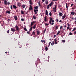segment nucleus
<instances>
[{
    "mask_svg": "<svg viewBox=\"0 0 76 76\" xmlns=\"http://www.w3.org/2000/svg\"><path fill=\"white\" fill-rule=\"evenodd\" d=\"M45 49L46 50V51H47V50H48V48L46 46Z\"/></svg>",
    "mask_w": 76,
    "mask_h": 76,
    "instance_id": "412c9836",
    "label": "nucleus"
},
{
    "mask_svg": "<svg viewBox=\"0 0 76 76\" xmlns=\"http://www.w3.org/2000/svg\"><path fill=\"white\" fill-rule=\"evenodd\" d=\"M54 10V12H56V11L57 10V9H55Z\"/></svg>",
    "mask_w": 76,
    "mask_h": 76,
    "instance_id": "09e8293b",
    "label": "nucleus"
},
{
    "mask_svg": "<svg viewBox=\"0 0 76 76\" xmlns=\"http://www.w3.org/2000/svg\"><path fill=\"white\" fill-rule=\"evenodd\" d=\"M56 37V35H54V38H55V37Z\"/></svg>",
    "mask_w": 76,
    "mask_h": 76,
    "instance_id": "338daca9",
    "label": "nucleus"
},
{
    "mask_svg": "<svg viewBox=\"0 0 76 76\" xmlns=\"http://www.w3.org/2000/svg\"><path fill=\"white\" fill-rule=\"evenodd\" d=\"M76 6H74V9H76Z\"/></svg>",
    "mask_w": 76,
    "mask_h": 76,
    "instance_id": "052dcab7",
    "label": "nucleus"
},
{
    "mask_svg": "<svg viewBox=\"0 0 76 76\" xmlns=\"http://www.w3.org/2000/svg\"><path fill=\"white\" fill-rule=\"evenodd\" d=\"M40 33V32L39 31H37V35H39V33Z\"/></svg>",
    "mask_w": 76,
    "mask_h": 76,
    "instance_id": "a878e982",
    "label": "nucleus"
},
{
    "mask_svg": "<svg viewBox=\"0 0 76 76\" xmlns=\"http://www.w3.org/2000/svg\"><path fill=\"white\" fill-rule=\"evenodd\" d=\"M38 8V7L37 6H36L35 7H34V9H37Z\"/></svg>",
    "mask_w": 76,
    "mask_h": 76,
    "instance_id": "b1692460",
    "label": "nucleus"
},
{
    "mask_svg": "<svg viewBox=\"0 0 76 76\" xmlns=\"http://www.w3.org/2000/svg\"><path fill=\"white\" fill-rule=\"evenodd\" d=\"M11 31H12V32H15V29L13 28H11Z\"/></svg>",
    "mask_w": 76,
    "mask_h": 76,
    "instance_id": "9d476101",
    "label": "nucleus"
},
{
    "mask_svg": "<svg viewBox=\"0 0 76 76\" xmlns=\"http://www.w3.org/2000/svg\"><path fill=\"white\" fill-rule=\"evenodd\" d=\"M6 13H8V14H10V12L9 11H7L6 12Z\"/></svg>",
    "mask_w": 76,
    "mask_h": 76,
    "instance_id": "a211bd4d",
    "label": "nucleus"
},
{
    "mask_svg": "<svg viewBox=\"0 0 76 76\" xmlns=\"http://www.w3.org/2000/svg\"><path fill=\"white\" fill-rule=\"evenodd\" d=\"M61 32V31H58L57 33V35H58V34H60V32Z\"/></svg>",
    "mask_w": 76,
    "mask_h": 76,
    "instance_id": "cd10ccee",
    "label": "nucleus"
},
{
    "mask_svg": "<svg viewBox=\"0 0 76 76\" xmlns=\"http://www.w3.org/2000/svg\"><path fill=\"white\" fill-rule=\"evenodd\" d=\"M4 4L5 5L6 4H7V1L6 0H5L4 1Z\"/></svg>",
    "mask_w": 76,
    "mask_h": 76,
    "instance_id": "dca6fc26",
    "label": "nucleus"
},
{
    "mask_svg": "<svg viewBox=\"0 0 76 76\" xmlns=\"http://www.w3.org/2000/svg\"><path fill=\"white\" fill-rule=\"evenodd\" d=\"M51 44V42H49V45L48 46H50V44Z\"/></svg>",
    "mask_w": 76,
    "mask_h": 76,
    "instance_id": "680f3d73",
    "label": "nucleus"
},
{
    "mask_svg": "<svg viewBox=\"0 0 76 76\" xmlns=\"http://www.w3.org/2000/svg\"><path fill=\"white\" fill-rule=\"evenodd\" d=\"M14 18L15 20H18V17L16 15H14Z\"/></svg>",
    "mask_w": 76,
    "mask_h": 76,
    "instance_id": "423d86ee",
    "label": "nucleus"
},
{
    "mask_svg": "<svg viewBox=\"0 0 76 76\" xmlns=\"http://www.w3.org/2000/svg\"><path fill=\"white\" fill-rule=\"evenodd\" d=\"M76 27H75L74 28V29H73V30H72V31H75V30H76Z\"/></svg>",
    "mask_w": 76,
    "mask_h": 76,
    "instance_id": "79ce46f5",
    "label": "nucleus"
},
{
    "mask_svg": "<svg viewBox=\"0 0 76 76\" xmlns=\"http://www.w3.org/2000/svg\"><path fill=\"white\" fill-rule=\"evenodd\" d=\"M9 31H10L9 30H8V31L7 32V34H9Z\"/></svg>",
    "mask_w": 76,
    "mask_h": 76,
    "instance_id": "4d7b16f0",
    "label": "nucleus"
},
{
    "mask_svg": "<svg viewBox=\"0 0 76 76\" xmlns=\"http://www.w3.org/2000/svg\"><path fill=\"white\" fill-rule=\"evenodd\" d=\"M67 25L68 27H70V24L67 23Z\"/></svg>",
    "mask_w": 76,
    "mask_h": 76,
    "instance_id": "a18cd8bd",
    "label": "nucleus"
},
{
    "mask_svg": "<svg viewBox=\"0 0 76 76\" xmlns=\"http://www.w3.org/2000/svg\"><path fill=\"white\" fill-rule=\"evenodd\" d=\"M35 22H36V21H35L32 22L31 23V26H33V25H34V23H35Z\"/></svg>",
    "mask_w": 76,
    "mask_h": 76,
    "instance_id": "0eeeda50",
    "label": "nucleus"
},
{
    "mask_svg": "<svg viewBox=\"0 0 76 76\" xmlns=\"http://www.w3.org/2000/svg\"><path fill=\"white\" fill-rule=\"evenodd\" d=\"M15 29H16V31H18V32H19V28L18 27V26L17 25H16L15 26Z\"/></svg>",
    "mask_w": 76,
    "mask_h": 76,
    "instance_id": "f257e3e1",
    "label": "nucleus"
},
{
    "mask_svg": "<svg viewBox=\"0 0 76 76\" xmlns=\"http://www.w3.org/2000/svg\"><path fill=\"white\" fill-rule=\"evenodd\" d=\"M24 31H28V30L26 29V28L25 27L24 28Z\"/></svg>",
    "mask_w": 76,
    "mask_h": 76,
    "instance_id": "7c9ffc66",
    "label": "nucleus"
},
{
    "mask_svg": "<svg viewBox=\"0 0 76 76\" xmlns=\"http://www.w3.org/2000/svg\"><path fill=\"white\" fill-rule=\"evenodd\" d=\"M29 12L28 10L26 12L27 13H26V14H27L28 13V12Z\"/></svg>",
    "mask_w": 76,
    "mask_h": 76,
    "instance_id": "0e129e2a",
    "label": "nucleus"
},
{
    "mask_svg": "<svg viewBox=\"0 0 76 76\" xmlns=\"http://www.w3.org/2000/svg\"><path fill=\"white\" fill-rule=\"evenodd\" d=\"M45 4H48V1H46Z\"/></svg>",
    "mask_w": 76,
    "mask_h": 76,
    "instance_id": "603ef678",
    "label": "nucleus"
},
{
    "mask_svg": "<svg viewBox=\"0 0 76 76\" xmlns=\"http://www.w3.org/2000/svg\"><path fill=\"white\" fill-rule=\"evenodd\" d=\"M46 30H47V29L45 28L44 30V32H43L44 34V33H45V31H46Z\"/></svg>",
    "mask_w": 76,
    "mask_h": 76,
    "instance_id": "58836bf2",
    "label": "nucleus"
},
{
    "mask_svg": "<svg viewBox=\"0 0 76 76\" xmlns=\"http://www.w3.org/2000/svg\"><path fill=\"white\" fill-rule=\"evenodd\" d=\"M67 15L66 14H64L63 16H62V19H64L65 18H66Z\"/></svg>",
    "mask_w": 76,
    "mask_h": 76,
    "instance_id": "20e7f679",
    "label": "nucleus"
},
{
    "mask_svg": "<svg viewBox=\"0 0 76 76\" xmlns=\"http://www.w3.org/2000/svg\"><path fill=\"white\" fill-rule=\"evenodd\" d=\"M45 26H48V25H49V24L47 23H45Z\"/></svg>",
    "mask_w": 76,
    "mask_h": 76,
    "instance_id": "72a5a7b5",
    "label": "nucleus"
},
{
    "mask_svg": "<svg viewBox=\"0 0 76 76\" xmlns=\"http://www.w3.org/2000/svg\"><path fill=\"white\" fill-rule=\"evenodd\" d=\"M57 40L56 39H54V41L55 42V43L56 44H57Z\"/></svg>",
    "mask_w": 76,
    "mask_h": 76,
    "instance_id": "4468645a",
    "label": "nucleus"
},
{
    "mask_svg": "<svg viewBox=\"0 0 76 76\" xmlns=\"http://www.w3.org/2000/svg\"><path fill=\"white\" fill-rule=\"evenodd\" d=\"M38 4H39V6H41V5L40 4V2H39L38 3Z\"/></svg>",
    "mask_w": 76,
    "mask_h": 76,
    "instance_id": "13d9d810",
    "label": "nucleus"
},
{
    "mask_svg": "<svg viewBox=\"0 0 76 76\" xmlns=\"http://www.w3.org/2000/svg\"><path fill=\"white\" fill-rule=\"evenodd\" d=\"M50 7H49V5H48L47 7V9H49Z\"/></svg>",
    "mask_w": 76,
    "mask_h": 76,
    "instance_id": "2f4dec72",
    "label": "nucleus"
},
{
    "mask_svg": "<svg viewBox=\"0 0 76 76\" xmlns=\"http://www.w3.org/2000/svg\"><path fill=\"white\" fill-rule=\"evenodd\" d=\"M53 20H53V19H52V18L50 17L49 23H50V24H51V22H52V21H53Z\"/></svg>",
    "mask_w": 76,
    "mask_h": 76,
    "instance_id": "f03ea898",
    "label": "nucleus"
},
{
    "mask_svg": "<svg viewBox=\"0 0 76 76\" xmlns=\"http://www.w3.org/2000/svg\"><path fill=\"white\" fill-rule=\"evenodd\" d=\"M30 31H27V33L28 34H30V33H29Z\"/></svg>",
    "mask_w": 76,
    "mask_h": 76,
    "instance_id": "8fccbe9b",
    "label": "nucleus"
},
{
    "mask_svg": "<svg viewBox=\"0 0 76 76\" xmlns=\"http://www.w3.org/2000/svg\"><path fill=\"white\" fill-rule=\"evenodd\" d=\"M29 4L30 5H32V1H31V0H29Z\"/></svg>",
    "mask_w": 76,
    "mask_h": 76,
    "instance_id": "393cba45",
    "label": "nucleus"
},
{
    "mask_svg": "<svg viewBox=\"0 0 76 76\" xmlns=\"http://www.w3.org/2000/svg\"><path fill=\"white\" fill-rule=\"evenodd\" d=\"M33 19H36V17L35 15H33Z\"/></svg>",
    "mask_w": 76,
    "mask_h": 76,
    "instance_id": "c85d7f7f",
    "label": "nucleus"
},
{
    "mask_svg": "<svg viewBox=\"0 0 76 76\" xmlns=\"http://www.w3.org/2000/svg\"><path fill=\"white\" fill-rule=\"evenodd\" d=\"M53 4V2H51V3L49 4V6L50 7H51V6Z\"/></svg>",
    "mask_w": 76,
    "mask_h": 76,
    "instance_id": "2eb2a0df",
    "label": "nucleus"
},
{
    "mask_svg": "<svg viewBox=\"0 0 76 76\" xmlns=\"http://www.w3.org/2000/svg\"><path fill=\"white\" fill-rule=\"evenodd\" d=\"M69 4H67V3H66V7L67 9V10H68V8H69Z\"/></svg>",
    "mask_w": 76,
    "mask_h": 76,
    "instance_id": "6e6552de",
    "label": "nucleus"
},
{
    "mask_svg": "<svg viewBox=\"0 0 76 76\" xmlns=\"http://www.w3.org/2000/svg\"><path fill=\"white\" fill-rule=\"evenodd\" d=\"M71 14L72 15H74L75 14V12H74L72 11L71 12Z\"/></svg>",
    "mask_w": 76,
    "mask_h": 76,
    "instance_id": "f8f14e48",
    "label": "nucleus"
},
{
    "mask_svg": "<svg viewBox=\"0 0 76 76\" xmlns=\"http://www.w3.org/2000/svg\"><path fill=\"white\" fill-rule=\"evenodd\" d=\"M32 26L30 28V31H32Z\"/></svg>",
    "mask_w": 76,
    "mask_h": 76,
    "instance_id": "f704fd0d",
    "label": "nucleus"
},
{
    "mask_svg": "<svg viewBox=\"0 0 76 76\" xmlns=\"http://www.w3.org/2000/svg\"><path fill=\"white\" fill-rule=\"evenodd\" d=\"M36 25H37L36 24H35L34 26L33 27V29H35V28H36Z\"/></svg>",
    "mask_w": 76,
    "mask_h": 76,
    "instance_id": "5701e85b",
    "label": "nucleus"
},
{
    "mask_svg": "<svg viewBox=\"0 0 76 76\" xmlns=\"http://www.w3.org/2000/svg\"><path fill=\"white\" fill-rule=\"evenodd\" d=\"M42 42H44V43H45V40H41V41Z\"/></svg>",
    "mask_w": 76,
    "mask_h": 76,
    "instance_id": "473e14b6",
    "label": "nucleus"
},
{
    "mask_svg": "<svg viewBox=\"0 0 76 76\" xmlns=\"http://www.w3.org/2000/svg\"><path fill=\"white\" fill-rule=\"evenodd\" d=\"M63 32H62V33H63V32L64 33V31H65V28H63L62 30Z\"/></svg>",
    "mask_w": 76,
    "mask_h": 76,
    "instance_id": "37998d69",
    "label": "nucleus"
},
{
    "mask_svg": "<svg viewBox=\"0 0 76 76\" xmlns=\"http://www.w3.org/2000/svg\"><path fill=\"white\" fill-rule=\"evenodd\" d=\"M10 8L11 9H13V7H12V5H11L10 6Z\"/></svg>",
    "mask_w": 76,
    "mask_h": 76,
    "instance_id": "49530a36",
    "label": "nucleus"
},
{
    "mask_svg": "<svg viewBox=\"0 0 76 76\" xmlns=\"http://www.w3.org/2000/svg\"><path fill=\"white\" fill-rule=\"evenodd\" d=\"M7 4L9 5V4H10V3L9 2H8L7 3Z\"/></svg>",
    "mask_w": 76,
    "mask_h": 76,
    "instance_id": "6e6d98bb",
    "label": "nucleus"
},
{
    "mask_svg": "<svg viewBox=\"0 0 76 76\" xmlns=\"http://www.w3.org/2000/svg\"><path fill=\"white\" fill-rule=\"evenodd\" d=\"M45 19H44V20L45 21V22H47V16H46L45 18Z\"/></svg>",
    "mask_w": 76,
    "mask_h": 76,
    "instance_id": "aec40b11",
    "label": "nucleus"
},
{
    "mask_svg": "<svg viewBox=\"0 0 76 76\" xmlns=\"http://www.w3.org/2000/svg\"><path fill=\"white\" fill-rule=\"evenodd\" d=\"M48 61H49V58H50V56H48Z\"/></svg>",
    "mask_w": 76,
    "mask_h": 76,
    "instance_id": "69168bd1",
    "label": "nucleus"
},
{
    "mask_svg": "<svg viewBox=\"0 0 76 76\" xmlns=\"http://www.w3.org/2000/svg\"><path fill=\"white\" fill-rule=\"evenodd\" d=\"M32 35H35V31H33L32 32Z\"/></svg>",
    "mask_w": 76,
    "mask_h": 76,
    "instance_id": "bb28decb",
    "label": "nucleus"
},
{
    "mask_svg": "<svg viewBox=\"0 0 76 76\" xmlns=\"http://www.w3.org/2000/svg\"><path fill=\"white\" fill-rule=\"evenodd\" d=\"M74 34H75H75H76V31L74 32Z\"/></svg>",
    "mask_w": 76,
    "mask_h": 76,
    "instance_id": "774afa93",
    "label": "nucleus"
},
{
    "mask_svg": "<svg viewBox=\"0 0 76 76\" xmlns=\"http://www.w3.org/2000/svg\"><path fill=\"white\" fill-rule=\"evenodd\" d=\"M62 42H66V40H62Z\"/></svg>",
    "mask_w": 76,
    "mask_h": 76,
    "instance_id": "4c0bfd02",
    "label": "nucleus"
},
{
    "mask_svg": "<svg viewBox=\"0 0 76 76\" xmlns=\"http://www.w3.org/2000/svg\"><path fill=\"white\" fill-rule=\"evenodd\" d=\"M69 35H72V33L70 32L69 33Z\"/></svg>",
    "mask_w": 76,
    "mask_h": 76,
    "instance_id": "864d4df0",
    "label": "nucleus"
},
{
    "mask_svg": "<svg viewBox=\"0 0 76 76\" xmlns=\"http://www.w3.org/2000/svg\"><path fill=\"white\" fill-rule=\"evenodd\" d=\"M38 9H34V12L37 15V12H38Z\"/></svg>",
    "mask_w": 76,
    "mask_h": 76,
    "instance_id": "7ed1b4c3",
    "label": "nucleus"
},
{
    "mask_svg": "<svg viewBox=\"0 0 76 76\" xmlns=\"http://www.w3.org/2000/svg\"><path fill=\"white\" fill-rule=\"evenodd\" d=\"M21 21H24V19L23 18H22L21 19Z\"/></svg>",
    "mask_w": 76,
    "mask_h": 76,
    "instance_id": "de8ad7c7",
    "label": "nucleus"
},
{
    "mask_svg": "<svg viewBox=\"0 0 76 76\" xmlns=\"http://www.w3.org/2000/svg\"><path fill=\"white\" fill-rule=\"evenodd\" d=\"M71 19H72V20H74V18L73 17H72L71 18Z\"/></svg>",
    "mask_w": 76,
    "mask_h": 76,
    "instance_id": "e2e57ef3",
    "label": "nucleus"
},
{
    "mask_svg": "<svg viewBox=\"0 0 76 76\" xmlns=\"http://www.w3.org/2000/svg\"><path fill=\"white\" fill-rule=\"evenodd\" d=\"M73 5H74V4H72L71 5V7H72V6H73Z\"/></svg>",
    "mask_w": 76,
    "mask_h": 76,
    "instance_id": "c03bdc74",
    "label": "nucleus"
},
{
    "mask_svg": "<svg viewBox=\"0 0 76 76\" xmlns=\"http://www.w3.org/2000/svg\"><path fill=\"white\" fill-rule=\"evenodd\" d=\"M59 15L60 17V16H62V13L61 12H59Z\"/></svg>",
    "mask_w": 76,
    "mask_h": 76,
    "instance_id": "ddd939ff",
    "label": "nucleus"
},
{
    "mask_svg": "<svg viewBox=\"0 0 76 76\" xmlns=\"http://www.w3.org/2000/svg\"><path fill=\"white\" fill-rule=\"evenodd\" d=\"M22 7H23V9H24V8H25V5H24V4H23L22 5Z\"/></svg>",
    "mask_w": 76,
    "mask_h": 76,
    "instance_id": "e433bc0d",
    "label": "nucleus"
},
{
    "mask_svg": "<svg viewBox=\"0 0 76 76\" xmlns=\"http://www.w3.org/2000/svg\"><path fill=\"white\" fill-rule=\"evenodd\" d=\"M49 15H50V16H51L52 15V14H51V12H50Z\"/></svg>",
    "mask_w": 76,
    "mask_h": 76,
    "instance_id": "a19ab883",
    "label": "nucleus"
},
{
    "mask_svg": "<svg viewBox=\"0 0 76 76\" xmlns=\"http://www.w3.org/2000/svg\"><path fill=\"white\" fill-rule=\"evenodd\" d=\"M45 14L46 15H47V16H48V11H47V10H46Z\"/></svg>",
    "mask_w": 76,
    "mask_h": 76,
    "instance_id": "6ab92c4d",
    "label": "nucleus"
},
{
    "mask_svg": "<svg viewBox=\"0 0 76 76\" xmlns=\"http://www.w3.org/2000/svg\"><path fill=\"white\" fill-rule=\"evenodd\" d=\"M52 1H57V0H53Z\"/></svg>",
    "mask_w": 76,
    "mask_h": 76,
    "instance_id": "bf43d9fd",
    "label": "nucleus"
},
{
    "mask_svg": "<svg viewBox=\"0 0 76 76\" xmlns=\"http://www.w3.org/2000/svg\"><path fill=\"white\" fill-rule=\"evenodd\" d=\"M63 26H61L60 27V29H62V28H63Z\"/></svg>",
    "mask_w": 76,
    "mask_h": 76,
    "instance_id": "ea45409f",
    "label": "nucleus"
},
{
    "mask_svg": "<svg viewBox=\"0 0 76 76\" xmlns=\"http://www.w3.org/2000/svg\"><path fill=\"white\" fill-rule=\"evenodd\" d=\"M21 14H25V13H24L23 11H21Z\"/></svg>",
    "mask_w": 76,
    "mask_h": 76,
    "instance_id": "c9c22d12",
    "label": "nucleus"
},
{
    "mask_svg": "<svg viewBox=\"0 0 76 76\" xmlns=\"http://www.w3.org/2000/svg\"><path fill=\"white\" fill-rule=\"evenodd\" d=\"M17 6H19L20 7L21 6V4L19 2H18L17 3Z\"/></svg>",
    "mask_w": 76,
    "mask_h": 76,
    "instance_id": "1a4fd4ad",
    "label": "nucleus"
},
{
    "mask_svg": "<svg viewBox=\"0 0 76 76\" xmlns=\"http://www.w3.org/2000/svg\"><path fill=\"white\" fill-rule=\"evenodd\" d=\"M57 7V5H55V9H57V7Z\"/></svg>",
    "mask_w": 76,
    "mask_h": 76,
    "instance_id": "5fc2aeb1",
    "label": "nucleus"
},
{
    "mask_svg": "<svg viewBox=\"0 0 76 76\" xmlns=\"http://www.w3.org/2000/svg\"><path fill=\"white\" fill-rule=\"evenodd\" d=\"M67 28L68 29H70V27L68 26L67 27Z\"/></svg>",
    "mask_w": 76,
    "mask_h": 76,
    "instance_id": "3c124183",
    "label": "nucleus"
},
{
    "mask_svg": "<svg viewBox=\"0 0 76 76\" xmlns=\"http://www.w3.org/2000/svg\"><path fill=\"white\" fill-rule=\"evenodd\" d=\"M54 44V41L52 42L51 43V45H53Z\"/></svg>",
    "mask_w": 76,
    "mask_h": 76,
    "instance_id": "c756f323",
    "label": "nucleus"
},
{
    "mask_svg": "<svg viewBox=\"0 0 76 76\" xmlns=\"http://www.w3.org/2000/svg\"><path fill=\"white\" fill-rule=\"evenodd\" d=\"M55 30H57V29H58V26H55Z\"/></svg>",
    "mask_w": 76,
    "mask_h": 76,
    "instance_id": "f3484780",
    "label": "nucleus"
},
{
    "mask_svg": "<svg viewBox=\"0 0 76 76\" xmlns=\"http://www.w3.org/2000/svg\"><path fill=\"white\" fill-rule=\"evenodd\" d=\"M52 23H51V25H54V20H52Z\"/></svg>",
    "mask_w": 76,
    "mask_h": 76,
    "instance_id": "4be33fe9",
    "label": "nucleus"
},
{
    "mask_svg": "<svg viewBox=\"0 0 76 76\" xmlns=\"http://www.w3.org/2000/svg\"><path fill=\"white\" fill-rule=\"evenodd\" d=\"M30 7L29 8V10L31 11V10H32V7L31 6V5H30Z\"/></svg>",
    "mask_w": 76,
    "mask_h": 76,
    "instance_id": "39448f33",
    "label": "nucleus"
},
{
    "mask_svg": "<svg viewBox=\"0 0 76 76\" xmlns=\"http://www.w3.org/2000/svg\"><path fill=\"white\" fill-rule=\"evenodd\" d=\"M13 8H14V9H17V7L16 6L14 5H13Z\"/></svg>",
    "mask_w": 76,
    "mask_h": 76,
    "instance_id": "9b49d317",
    "label": "nucleus"
}]
</instances>
